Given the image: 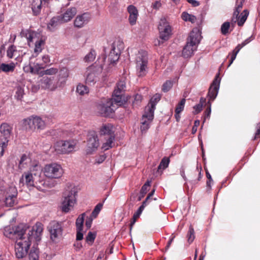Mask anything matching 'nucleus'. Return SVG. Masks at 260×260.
I'll list each match as a JSON object with an SVG mask.
<instances>
[{
	"mask_svg": "<svg viewBox=\"0 0 260 260\" xmlns=\"http://www.w3.org/2000/svg\"><path fill=\"white\" fill-rule=\"evenodd\" d=\"M182 19L185 21H189L192 23H194L197 18L191 14H190L186 12H184L181 14Z\"/></svg>",
	"mask_w": 260,
	"mask_h": 260,
	"instance_id": "nucleus-38",
	"label": "nucleus"
},
{
	"mask_svg": "<svg viewBox=\"0 0 260 260\" xmlns=\"http://www.w3.org/2000/svg\"><path fill=\"white\" fill-rule=\"evenodd\" d=\"M196 48L197 47L186 43L182 50V55L185 58L190 57L196 50Z\"/></svg>",
	"mask_w": 260,
	"mask_h": 260,
	"instance_id": "nucleus-31",
	"label": "nucleus"
},
{
	"mask_svg": "<svg viewBox=\"0 0 260 260\" xmlns=\"http://www.w3.org/2000/svg\"><path fill=\"white\" fill-rule=\"evenodd\" d=\"M102 64H100L97 62L87 68L85 73L86 83L88 85L93 84L96 82L97 76L102 73Z\"/></svg>",
	"mask_w": 260,
	"mask_h": 260,
	"instance_id": "nucleus-8",
	"label": "nucleus"
},
{
	"mask_svg": "<svg viewBox=\"0 0 260 260\" xmlns=\"http://www.w3.org/2000/svg\"><path fill=\"white\" fill-rule=\"evenodd\" d=\"M13 238L16 239L15 246V254L17 258H21L25 256L31 244L30 230L20 225L13 230Z\"/></svg>",
	"mask_w": 260,
	"mask_h": 260,
	"instance_id": "nucleus-1",
	"label": "nucleus"
},
{
	"mask_svg": "<svg viewBox=\"0 0 260 260\" xmlns=\"http://www.w3.org/2000/svg\"><path fill=\"white\" fill-rule=\"evenodd\" d=\"M154 192V190L153 189L147 197L145 200L143 202H145V204L147 205L150 200L151 197L153 196Z\"/></svg>",
	"mask_w": 260,
	"mask_h": 260,
	"instance_id": "nucleus-63",
	"label": "nucleus"
},
{
	"mask_svg": "<svg viewBox=\"0 0 260 260\" xmlns=\"http://www.w3.org/2000/svg\"><path fill=\"white\" fill-rule=\"evenodd\" d=\"M106 159V156L105 155H101L99 157L96 159V162L98 164H101L103 162L105 159Z\"/></svg>",
	"mask_w": 260,
	"mask_h": 260,
	"instance_id": "nucleus-64",
	"label": "nucleus"
},
{
	"mask_svg": "<svg viewBox=\"0 0 260 260\" xmlns=\"http://www.w3.org/2000/svg\"><path fill=\"white\" fill-rule=\"evenodd\" d=\"M147 206L146 204H145V202H143L142 205L139 207V208L137 210V211L134 213L135 215H136L137 216L140 217L141 214L142 213V211H143L144 208Z\"/></svg>",
	"mask_w": 260,
	"mask_h": 260,
	"instance_id": "nucleus-57",
	"label": "nucleus"
},
{
	"mask_svg": "<svg viewBox=\"0 0 260 260\" xmlns=\"http://www.w3.org/2000/svg\"><path fill=\"white\" fill-rule=\"evenodd\" d=\"M239 48H240V47H236L235 48V49L233 50V51L232 52V56H231V61H230V63L229 64V66H230L233 63V61L235 59L237 54L238 53V52L240 50L239 49Z\"/></svg>",
	"mask_w": 260,
	"mask_h": 260,
	"instance_id": "nucleus-56",
	"label": "nucleus"
},
{
	"mask_svg": "<svg viewBox=\"0 0 260 260\" xmlns=\"http://www.w3.org/2000/svg\"><path fill=\"white\" fill-rule=\"evenodd\" d=\"M52 241L57 242L62 236V226L60 223L52 221L47 226Z\"/></svg>",
	"mask_w": 260,
	"mask_h": 260,
	"instance_id": "nucleus-12",
	"label": "nucleus"
},
{
	"mask_svg": "<svg viewBox=\"0 0 260 260\" xmlns=\"http://www.w3.org/2000/svg\"><path fill=\"white\" fill-rule=\"evenodd\" d=\"M23 33L27 40L29 46L31 47L35 45V53L38 54L41 52L42 46L44 45V40L42 35L40 33L31 30H26Z\"/></svg>",
	"mask_w": 260,
	"mask_h": 260,
	"instance_id": "nucleus-2",
	"label": "nucleus"
},
{
	"mask_svg": "<svg viewBox=\"0 0 260 260\" xmlns=\"http://www.w3.org/2000/svg\"><path fill=\"white\" fill-rule=\"evenodd\" d=\"M8 145V143L3 141H0V157L3 156L4 151L7 148Z\"/></svg>",
	"mask_w": 260,
	"mask_h": 260,
	"instance_id": "nucleus-54",
	"label": "nucleus"
},
{
	"mask_svg": "<svg viewBox=\"0 0 260 260\" xmlns=\"http://www.w3.org/2000/svg\"><path fill=\"white\" fill-rule=\"evenodd\" d=\"M40 82L42 88L51 91H54L62 85V82L54 81V77H43Z\"/></svg>",
	"mask_w": 260,
	"mask_h": 260,
	"instance_id": "nucleus-15",
	"label": "nucleus"
},
{
	"mask_svg": "<svg viewBox=\"0 0 260 260\" xmlns=\"http://www.w3.org/2000/svg\"><path fill=\"white\" fill-rule=\"evenodd\" d=\"M76 91L79 94L84 95L89 92V89L85 85L83 84H79L77 86Z\"/></svg>",
	"mask_w": 260,
	"mask_h": 260,
	"instance_id": "nucleus-41",
	"label": "nucleus"
},
{
	"mask_svg": "<svg viewBox=\"0 0 260 260\" xmlns=\"http://www.w3.org/2000/svg\"><path fill=\"white\" fill-rule=\"evenodd\" d=\"M41 171H43L45 176L49 179H59L63 174L62 168L56 163L47 164Z\"/></svg>",
	"mask_w": 260,
	"mask_h": 260,
	"instance_id": "nucleus-6",
	"label": "nucleus"
},
{
	"mask_svg": "<svg viewBox=\"0 0 260 260\" xmlns=\"http://www.w3.org/2000/svg\"><path fill=\"white\" fill-rule=\"evenodd\" d=\"M96 57V52L95 50L91 49L84 57V60L86 62H90L93 61Z\"/></svg>",
	"mask_w": 260,
	"mask_h": 260,
	"instance_id": "nucleus-39",
	"label": "nucleus"
},
{
	"mask_svg": "<svg viewBox=\"0 0 260 260\" xmlns=\"http://www.w3.org/2000/svg\"><path fill=\"white\" fill-rule=\"evenodd\" d=\"M127 11L129 14L128 22L131 25L136 24L139 16L138 10L133 5H129L127 8Z\"/></svg>",
	"mask_w": 260,
	"mask_h": 260,
	"instance_id": "nucleus-22",
	"label": "nucleus"
},
{
	"mask_svg": "<svg viewBox=\"0 0 260 260\" xmlns=\"http://www.w3.org/2000/svg\"><path fill=\"white\" fill-rule=\"evenodd\" d=\"M25 125H27L31 129H43L45 127V121L40 117H30L25 119L24 121Z\"/></svg>",
	"mask_w": 260,
	"mask_h": 260,
	"instance_id": "nucleus-16",
	"label": "nucleus"
},
{
	"mask_svg": "<svg viewBox=\"0 0 260 260\" xmlns=\"http://www.w3.org/2000/svg\"><path fill=\"white\" fill-rule=\"evenodd\" d=\"M41 60L42 61V62H41L39 60V59H37V62H39L40 63H42L43 66H44V68L46 67V64L49 63L50 62V57L48 55H44L41 57Z\"/></svg>",
	"mask_w": 260,
	"mask_h": 260,
	"instance_id": "nucleus-51",
	"label": "nucleus"
},
{
	"mask_svg": "<svg viewBox=\"0 0 260 260\" xmlns=\"http://www.w3.org/2000/svg\"><path fill=\"white\" fill-rule=\"evenodd\" d=\"M185 103V100L184 99H182L176 107L175 113H176L177 114H179L181 111H182L184 107Z\"/></svg>",
	"mask_w": 260,
	"mask_h": 260,
	"instance_id": "nucleus-48",
	"label": "nucleus"
},
{
	"mask_svg": "<svg viewBox=\"0 0 260 260\" xmlns=\"http://www.w3.org/2000/svg\"><path fill=\"white\" fill-rule=\"evenodd\" d=\"M160 99V95L159 94H155L150 100L149 103L145 107V115L147 116L149 119H153L154 117V111L155 109V105Z\"/></svg>",
	"mask_w": 260,
	"mask_h": 260,
	"instance_id": "nucleus-18",
	"label": "nucleus"
},
{
	"mask_svg": "<svg viewBox=\"0 0 260 260\" xmlns=\"http://www.w3.org/2000/svg\"><path fill=\"white\" fill-rule=\"evenodd\" d=\"M16 67L15 63L11 62L9 64L3 63L0 64V71L5 73L12 72Z\"/></svg>",
	"mask_w": 260,
	"mask_h": 260,
	"instance_id": "nucleus-33",
	"label": "nucleus"
},
{
	"mask_svg": "<svg viewBox=\"0 0 260 260\" xmlns=\"http://www.w3.org/2000/svg\"><path fill=\"white\" fill-rule=\"evenodd\" d=\"M242 2L241 1L239 3H237V6L236 8V10L234 11L233 14V17L232 18V21L235 23L236 22L237 20V16H238L242 8Z\"/></svg>",
	"mask_w": 260,
	"mask_h": 260,
	"instance_id": "nucleus-42",
	"label": "nucleus"
},
{
	"mask_svg": "<svg viewBox=\"0 0 260 260\" xmlns=\"http://www.w3.org/2000/svg\"><path fill=\"white\" fill-rule=\"evenodd\" d=\"M150 181H147L142 187V188L140 191V193L142 194V197H139L138 198V200H141L142 198L144 197L145 194L147 193L148 190V188L150 185Z\"/></svg>",
	"mask_w": 260,
	"mask_h": 260,
	"instance_id": "nucleus-43",
	"label": "nucleus"
},
{
	"mask_svg": "<svg viewBox=\"0 0 260 260\" xmlns=\"http://www.w3.org/2000/svg\"><path fill=\"white\" fill-rule=\"evenodd\" d=\"M187 237L188 241L189 243H191L194 239V230L192 227L189 228V230L187 235Z\"/></svg>",
	"mask_w": 260,
	"mask_h": 260,
	"instance_id": "nucleus-53",
	"label": "nucleus"
},
{
	"mask_svg": "<svg viewBox=\"0 0 260 260\" xmlns=\"http://www.w3.org/2000/svg\"><path fill=\"white\" fill-rule=\"evenodd\" d=\"M230 23L229 22H224L221 26V31L222 34L225 35L229 33Z\"/></svg>",
	"mask_w": 260,
	"mask_h": 260,
	"instance_id": "nucleus-46",
	"label": "nucleus"
},
{
	"mask_svg": "<svg viewBox=\"0 0 260 260\" xmlns=\"http://www.w3.org/2000/svg\"><path fill=\"white\" fill-rule=\"evenodd\" d=\"M203 106L201 104H198L193 107L194 110V113L198 114L200 113L202 110Z\"/></svg>",
	"mask_w": 260,
	"mask_h": 260,
	"instance_id": "nucleus-59",
	"label": "nucleus"
},
{
	"mask_svg": "<svg viewBox=\"0 0 260 260\" xmlns=\"http://www.w3.org/2000/svg\"><path fill=\"white\" fill-rule=\"evenodd\" d=\"M142 96L140 94H136L135 96V99H134V104H138L139 103V102L142 100Z\"/></svg>",
	"mask_w": 260,
	"mask_h": 260,
	"instance_id": "nucleus-62",
	"label": "nucleus"
},
{
	"mask_svg": "<svg viewBox=\"0 0 260 260\" xmlns=\"http://www.w3.org/2000/svg\"><path fill=\"white\" fill-rule=\"evenodd\" d=\"M93 218V217H92L91 216V217L87 218L85 225L87 229H89L91 227Z\"/></svg>",
	"mask_w": 260,
	"mask_h": 260,
	"instance_id": "nucleus-60",
	"label": "nucleus"
},
{
	"mask_svg": "<svg viewBox=\"0 0 260 260\" xmlns=\"http://www.w3.org/2000/svg\"><path fill=\"white\" fill-rule=\"evenodd\" d=\"M105 141L103 143L102 149L104 151L107 150L115 146V135L104 137Z\"/></svg>",
	"mask_w": 260,
	"mask_h": 260,
	"instance_id": "nucleus-27",
	"label": "nucleus"
},
{
	"mask_svg": "<svg viewBox=\"0 0 260 260\" xmlns=\"http://www.w3.org/2000/svg\"><path fill=\"white\" fill-rule=\"evenodd\" d=\"M145 113L143 114L142 119L141 130L142 132H145L149 128L150 122L152 119H149L147 116H144Z\"/></svg>",
	"mask_w": 260,
	"mask_h": 260,
	"instance_id": "nucleus-34",
	"label": "nucleus"
},
{
	"mask_svg": "<svg viewBox=\"0 0 260 260\" xmlns=\"http://www.w3.org/2000/svg\"><path fill=\"white\" fill-rule=\"evenodd\" d=\"M90 19V16L88 13L78 15L74 20V26L78 28L82 27L88 23Z\"/></svg>",
	"mask_w": 260,
	"mask_h": 260,
	"instance_id": "nucleus-23",
	"label": "nucleus"
},
{
	"mask_svg": "<svg viewBox=\"0 0 260 260\" xmlns=\"http://www.w3.org/2000/svg\"><path fill=\"white\" fill-rule=\"evenodd\" d=\"M6 188L4 192L5 205L8 207H12L16 203L17 190L14 186H9Z\"/></svg>",
	"mask_w": 260,
	"mask_h": 260,
	"instance_id": "nucleus-14",
	"label": "nucleus"
},
{
	"mask_svg": "<svg viewBox=\"0 0 260 260\" xmlns=\"http://www.w3.org/2000/svg\"><path fill=\"white\" fill-rule=\"evenodd\" d=\"M76 194L75 189L67 190L64 191L60 206L62 212L68 213L73 209L77 202Z\"/></svg>",
	"mask_w": 260,
	"mask_h": 260,
	"instance_id": "nucleus-3",
	"label": "nucleus"
},
{
	"mask_svg": "<svg viewBox=\"0 0 260 260\" xmlns=\"http://www.w3.org/2000/svg\"><path fill=\"white\" fill-rule=\"evenodd\" d=\"M158 29L159 38L162 41H167L170 38L172 35V27L166 17H162L160 18Z\"/></svg>",
	"mask_w": 260,
	"mask_h": 260,
	"instance_id": "nucleus-11",
	"label": "nucleus"
},
{
	"mask_svg": "<svg viewBox=\"0 0 260 260\" xmlns=\"http://www.w3.org/2000/svg\"><path fill=\"white\" fill-rule=\"evenodd\" d=\"M24 91L23 89L20 86H18L16 88V94L15 97L19 100H20L23 95Z\"/></svg>",
	"mask_w": 260,
	"mask_h": 260,
	"instance_id": "nucleus-50",
	"label": "nucleus"
},
{
	"mask_svg": "<svg viewBox=\"0 0 260 260\" xmlns=\"http://www.w3.org/2000/svg\"><path fill=\"white\" fill-rule=\"evenodd\" d=\"M99 146L100 142L97 134L94 132H90L88 135L85 149L86 154L93 153L98 149Z\"/></svg>",
	"mask_w": 260,
	"mask_h": 260,
	"instance_id": "nucleus-13",
	"label": "nucleus"
},
{
	"mask_svg": "<svg viewBox=\"0 0 260 260\" xmlns=\"http://www.w3.org/2000/svg\"><path fill=\"white\" fill-rule=\"evenodd\" d=\"M172 82L171 81L168 80L162 85V90L164 92H167L172 88Z\"/></svg>",
	"mask_w": 260,
	"mask_h": 260,
	"instance_id": "nucleus-49",
	"label": "nucleus"
},
{
	"mask_svg": "<svg viewBox=\"0 0 260 260\" xmlns=\"http://www.w3.org/2000/svg\"><path fill=\"white\" fill-rule=\"evenodd\" d=\"M123 48V45L118 42L113 43L112 47V49L109 54L108 60H109L111 63H114L118 61L119 58L121 50Z\"/></svg>",
	"mask_w": 260,
	"mask_h": 260,
	"instance_id": "nucleus-19",
	"label": "nucleus"
},
{
	"mask_svg": "<svg viewBox=\"0 0 260 260\" xmlns=\"http://www.w3.org/2000/svg\"><path fill=\"white\" fill-rule=\"evenodd\" d=\"M85 213H83L80 215L76 219V226L77 230L76 240H81L83 238V225L84 221Z\"/></svg>",
	"mask_w": 260,
	"mask_h": 260,
	"instance_id": "nucleus-21",
	"label": "nucleus"
},
{
	"mask_svg": "<svg viewBox=\"0 0 260 260\" xmlns=\"http://www.w3.org/2000/svg\"><path fill=\"white\" fill-rule=\"evenodd\" d=\"M59 23H61L59 16L52 18L49 22L47 27L50 31H53Z\"/></svg>",
	"mask_w": 260,
	"mask_h": 260,
	"instance_id": "nucleus-37",
	"label": "nucleus"
},
{
	"mask_svg": "<svg viewBox=\"0 0 260 260\" xmlns=\"http://www.w3.org/2000/svg\"><path fill=\"white\" fill-rule=\"evenodd\" d=\"M7 55L8 58H12L17 57L20 55L19 51L17 50L16 47L13 45L9 46L7 51Z\"/></svg>",
	"mask_w": 260,
	"mask_h": 260,
	"instance_id": "nucleus-32",
	"label": "nucleus"
},
{
	"mask_svg": "<svg viewBox=\"0 0 260 260\" xmlns=\"http://www.w3.org/2000/svg\"><path fill=\"white\" fill-rule=\"evenodd\" d=\"M69 76V71L67 68H62L60 70L59 76L60 78L67 79Z\"/></svg>",
	"mask_w": 260,
	"mask_h": 260,
	"instance_id": "nucleus-52",
	"label": "nucleus"
},
{
	"mask_svg": "<svg viewBox=\"0 0 260 260\" xmlns=\"http://www.w3.org/2000/svg\"><path fill=\"white\" fill-rule=\"evenodd\" d=\"M47 4H44L43 0H34L31 4V9L34 14L37 15L41 12L42 7Z\"/></svg>",
	"mask_w": 260,
	"mask_h": 260,
	"instance_id": "nucleus-28",
	"label": "nucleus"
},
{
	"mask_svg": "<svg viewBox=\"0 0 260 260\" xmlns=\"http://www.w3.org/2000/svg\"><path fill=\"white\" fill-rule=\"evenodd\" d=\"M103 207V204L99 203L94 208L91 216L94 218H96Z\"/></svg>",
	"mask_w": 260,
	"mask_h": 260,
	"instance_id": "nucleus-47",
	"label": "nucleus"
},
{
	"mask_svg": "<svg viewBox=\"0 0 260 260\" xmlns=\"http://www.w3.org/2000/svg\"><path fill=\"white\" fill-rule=\"evenodd\" d=\"M76 145L77 142L75 140H61L56 142L54 147L58 153L68 154L74 150Z\"/></svg>",
	"mask_w": 260,
	"mask_h": 260,
	"instance_id": "nucleus-10",
	"label": "nucleus"
},
{
	"mask_svg": "<svg viewBox=\"0 0 260 260\" xmlns=\"http://www.w3.org/2000/svg\"><path fill=\"white\" fill-rule=\"evenodd\" d=\"M116 108L113 101L109 99H103L96 105L97 112L105 117L111 116Z\"/></svg>",
	"mask_w": 260,
	"mask_h": 260,
	"instance_id": "nucleus-7",
	"label": "nucleus"
},
{
	"mask_svg": "<svg viewBox=\"0 0 260 260\" xmlns=\"http://www.w3.org/2000/svg\"><path fill=\"white\" fill-rule=\"evenodd\" d=\"M251 40V37H249L243 41L241 44L238 45L237 47H240L239 49L240 50L242 48L250 42Z\"/></svg>",
	"mask_w": 260,
	"mask_h": 260,
	"instance_id": "nucleus-58",
	"label": "nucleus"
},
{
	"mask_svg": "<svg viewBox=\"0 0 260 260\" xmlns=\"http://www.w3.org/2000/svg\"><path fill=\"white\" fill-rule=\"evenodd\" d=\"M27 167L29 168L30 172H35V176H40L41 172V168L39 165V162L36 161H32L31 159L27 155H23L19 161V168L22 169Z\"/></svg>",
	"mask_w": 260,
	"mask_h": 260,
	"instance_id": "nucleus-9",
	"label": "nucleus"
},
{
	"mask_svg": "<svg viewBox=\"0 0 260 260\" xmlns=\"http://www.w3.org/2000/svg\"><path fill=\"white\" fill-rule=\"evenodd\" d=\"M110 100V99H109ZM113 101V103L115 106H121L123 105L128 100L125 98L123 93H118L117 95L113 94V98L111 99Z\"/></svg>",
	"mask_w": 260,
	"mask_h": 260,
	"instance_id": "nucleus-30",
	"label": "nucleus"
},
{
	"mask_svg": "<svg viewBox=\"0 0 260 260\" xmlns=\"http://www.w3.org/2000/svg\"><path fill=\"white\" fill-rule=\"evenodd\" d=\"M29 260H38V250L36 248H32L29 254Z\"/></svg>",
	"mask_w": 260,
	"mask_h": 260,
	"instance_id": "nucleus-45",
	"label": "nucleus"
},
{
	"mask_svg": "<svg viewBox=\"0 0 260 260\" xmlns=\"http://www.w3.org/2000/svg\"><path fill=\"white\" fill-rule=\"evenodd\" d=\"M35 172H27L24 173L20 179V182L24 184L25 183L27 186H35L39 190L41 191H45L47 188L46 186L47 184L44 180H40L39 182L35 181V178L33 177Z\"/></svg>",
	"mask_w": 260,
	"mask_h": 260,
	"instance_id": "nucleus-4",
	"label": "nucleus"
},
{
	"mask_svg": "<svg viewBox=\"0 0 260 260\" xmlns=\"http://www.w3.org/2000/svg\"><path fill=\"white\" fill-rule=\"evenodd\" d=\"M137 73L139 76H143L146 73L148 64L147 53L144 50H139L136 54L135 58Z\"/></svg>",
	"mask_w": 260,
	"mask_h": 260,
	"instance_id": "nucleus-5",
	"label": "nucleus"
},
{
	"mask_svg": "<svg viewBox=\"0 0 260 260\" xmlns=\"http://www.w3.org/2000/svg\"><path fill=\"white\" fill-rule=\"evenodd\" d=\"M58 72V70L56 68H51L46 70H40L39 75L43 76L44 75H53L56 74Z\"/></svg>",
	"mask_w": 260,
	"mask_h": 260,
	"instance_id": "nucleus-40",
	"label": "nucleus"
},
{
	"mask_svg": "<svg viewBox=\"0 0 260 260\" xmlns=\"http://www.w3.org/2000/svg\"><path fill=\"white\" fill-rule=\"evenodd\" d=\"M170 162V159L168 157H164L161 160L159 165L158 167V169L164 170L168 167L169 164Z\"/></svg>",
	"mask_w": 260,
	"mask_h": 260,
	"instance_id": "nucleus-44",
	"label": "nucleus"
},
{
	"mask_svg": "<svg viewBox=\"0 0 260 260\" xmlns=\"http://www.w3.org/2000/svg\"><path fill=\"white\" fill-rule=\"evenodd\" d=\"M125 88V83L124 80H120L116 85V87L113 92L114 95L118 93H123Z\"/></svg>",
	"mask_w": 260,
	"mask_h": 260,
	"instance_id": "nucleus-36",
	"label": "nucleus"
},
{
	"mask_svg": "<svg viewBox=\"0 0 260 260\" xmlns=\"http://www.w3.org/2000/svg\"><path fill=\"white\" fill-rule=\"evenodd\" d=\"M200 125V121L197 120L194 121V125L192 128V133L194 134L197 131V127Z\"/></svg>",
	"mask_w": 260,
	"mask_h": 260,
	"instance_id": "nucleus-61",
	"label": "nucleus"
},
{
	"mask_svg": "<svg viewBox=\"0 0 260 260\" xmlns=\"http://www.w3.org/2000/svg\"><path fill=\"white\" fill-rule=\"evenodd\" d=\"M13 126L7 123H3L0 125V141L8 143L13 136Z\"/></svg>",
	"mask_w": 260,
	"mask_h": 260,
	"instance_id": "nucleus-17",
	"label": "nucleus"
},
{
	"mask_svg": "<svg viewBox=\"0 0 260 260\" xmlns=\"http://www.w3.org/2000/svg\"><path fill=\"white\" fill-rule=\"evenodd\" d=\"M100 134L104 136V137L114 135L113 126L110 124L103 125L100 129Z\"/></svg>",
	"mask_w": 260,
	"mask_h": 260,
	"instance_id": "nucleus-29",
	"label": "nucleus"
},
{
	"mask_svg": "<svg viewBox=\"0 0 260 260\" xmlns=\"http://www.w3.org/2000/svg\"><path fill=\"white\" fill-rule=\"evenodd\" d=\"M248 14L249 12L247 10H245L241 13L239 17L237 16V20L236 22H237L239 26H242L243 25L247 19Z\"/></svg>",
	"mask_w": 260,
	"mask_h": 260,
	"instance_id": "nucleus-35",
	"label": "nucleus"
},
{
	"mask_svg": "<svg viewBox=\"0 0 260 260\" xmlns=\"http://www.w3.org/2000/svg\"><path fill=\"white\" fill-rule=\"evenodd\" d=\"M217 78L218 76H216L209 89L208 96L209 100L213 101L217 95L219 85V80H218Z\"/></svg>",
	"mask_w": 260,
	"mask_h": 260,
	"instance_id": "nucleus-25",
	"label": "nucleus"
},
{
	"mask_svg": "<svg viewBox=\"0 0 260 260\" xmlns=\"http://www.w3.org/2000/svg\"><path fill=\"white\" fill-rule=\"evenodd\" d=\"M77 11L75 7H71L63 9L59 15V19L61 23H66L71 21L77 14Z\"/></svg>",
	"mask_w": 260,
	"mask_h": 260,
	"instance_id": "nucleus-20",
	"label": "nucleus"
},
{
	"mask_svg": "<svg viewBox=\"0 0 260 260\" xmlns=\"http://www.w3.org/2000/svg\"><path fill=\"white\" fill-rule=\"evenodd\" d=\"M44 68V66L42 63L39 62H36L34 66H31L30 64L25 65L23 67V71L25 73H30L34 74L39 75L40 73V70H42Z\"/></svg>",
	"mask_w": 260,
	"mask_h": 260,
	"instance_id": "nucleus-24",
	"label": "nucleus"
},
{
	"mask_svg": "<svg viewBox=\"0 0 260 260\" xmlns=\"http://www.w3.org/2000/svg\"><path fill=\"white\" fill-rule=\"evenodd\" d=\"M95 234L89 232L86 238V241L88 243H92L95 238Z\"/></svg>",
	"mask_w": 260,
	"mask_h": 260,
	"instance_id": "nucleus-55",
	"label": "nucleus"
},
{
	"mask_svg": "<svg viewBox=\"0 0 260 260\" xmlns=\"http://www.w3.org/2000/svg\"><path fill=\"white\" fill-rule=\"evenodd\" d=\"M201 38V35L197 30H192L190 34L187 43L197 47L200 42Z\"/></svg>",
	"mask_w": 260,
	"mask_h": 260,
	"instance_id": "nucleus-26",
	"label": "nucleus"
}]
</instances>
